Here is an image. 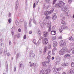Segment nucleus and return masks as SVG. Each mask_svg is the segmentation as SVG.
I'll use <instances>...</instances> for the list:
<instances>
[{"mask_svg": "<svg viewBox=\"0 0 74 74\" xmlns=\"http://www.w3.org/2000/svg\"><path fill=\"white\" fill-rule=\"evenodd\" d=\"M65 52L66 53H69L70 52V51L68 50L67 48H65L64 49H61L60 51H59V53H60L61 55H63L64 54Z\"/></svg>", "mask_w": 74, "mask_h": 74, "instance_id": "nucleus-1", "label": "nucleus"}, {"mask_svg": "<svg viewBox=\"0 0 74 74\" xmlns=\"http://www.w3.org/2000/svg\"><path fill=\"white\" fill-rule=\"evenodd\" d=\"M65 4V3L62 1H60L58 3H56V7L59 8H62L64 7V5Z\"/></svg>", "mask_w": 74, "mask_h": 74, "instance_id": "nucleus-2", "label": "nucleus"}, {"mask_svg": "<svg viewBox=\"0 0 74 74\" xmlns=\"http://www.w3.org/2000/svg\"><path fill=\"white\" fill-rule=\"evenodd\" d=\"M53 11V10H51L50 12L47 11L45 12L44 14L45 15H46V18L47 19H49L50 18V17H49V16H48V14H50L51 13H52Z\"/></svg>", "mask_w": 74, "mask_h": 74, "instance_id": "nucleus-3", "label": "nucleus"}, {"mask_svg": "<svg viewBox=\"0 0 74 74\" xmlns=\"http://www.w3.org/2000/svg\"><path fill=\"white\" fill-rule=\"evenodd\" d=\"M62 11H63L66 14H67L69 13V10L66 8H63L61 9Z\"/></svg>", "mask_w": 74, "mask_h": 74, "instance_id": "nucleus-4", "label": "nucleus"}, {"mask_svg": "<svg viewBox=\"0 0 74 74\" xmlns=\"http://www.w3.org/2000/svg\"><path fill=\"white\" fill-rule=\"evenodd\" d=\"M61 29H60L59 30V31L60 32H62L63 31V29H67L68 27H67L65 25H62L61 26Z\"/></svg>", "mask_w": 74, "mask_h": 74, "instance_id": "nucleus-5", "label": "nucleus"}, {"mask_svg": "<svg viewBox=\"0 0 74 74\" xmlns=\"http://www.w3.org/2000/svg\"><path fill=\"white\" fill-rule=\"evenodd\" d=\"M48 42V40L47 38H45L42 40L43 44H47Z\"/></svg>", "mask_w": 74, "mask_h": 74, "instance_id": "nucleus-6", "label": "nucleus"}, {"mask_svg": "<svg viewBox=\"0 0 74 74\" xmlns=\"http://www.w3.org/2000/svg\"><path fill=\"white\" fill-rule=\"evenodd\" d=\"M29 55L30 56H29V59H33V58H34L35 56V54L34 53H30L29 54Z\"/></svg>", "mask_w": 74, "mask_h": 74, "instance_id": "nucleus-7", "label": "nucleus"}, {"mask_svg": "<svg viewBox=\"0 0 74 74\" xmlns=\"http://www.w3.org/2000/svg\"><path fill=\"white\" fill-rule=\"evenodd\" d=\"M60 46H65L66 42L63 40H61L60 42Z\"/></svg>", "mask_w": 74, "mask_h": 74, "instance_id": "nucleus-8", "label": "nucleus"}, {"mask_svg": "<svg viewBox=\"0 0 74 74\" xmlns=\"http://www.w3.org/2000/svg\"><path fill=\"white\" fill-rule=\"evenodd\" d=\"M47 26L49 27V29H48V32H51V24L50 23H47Z\"/></svg>", "mask_w": 74, "mask_h": 74, "instance_id": "nucleus-9", "label": "nucleus"}, {"mask_svg": "<svg viewBox=\"0 0 74 74\" xmlns=\"http://www.w3.org/2000/svg\"><path fill=\"white\" fill-rule=\"evenodd\" d=\"M62 18H63L61 20V23L62 25H66V24H65V22L64 21V20L65 19V17H63Z\"/></svg>", "mask_w": 74, "mask_h": 74, "instance_id": "nucleus-10", "label": "nucleus"}, {"mask_svg": "<svg viewBox=\"0 0 74 74\" xmlns=\"http://www.w3.org/2000/svg\"><path fill=\"white\" fill-rule=\"evenodd\" d=\"M15 30V26H13L12 27L11 29V32L12 36H14V30Z\"/></svg>", "mask_w": 74, "mask_h": 74, "instance_id": "nucleus-11", "label": "nucleus"}, {"mask_svg": "<svg viewBox=\"0 0 74 74\" xmlns=\"http://www.w3.org/2000/svg\"><path fill=\"white\" fill-rule=\"evenodd\" d=\"M40 26H44V25H46V24L47 23V21H45V22H44L43 24L42 23V21H40L39 22Z\"/></svg>", "mask_w": 74, "mask_h": 74, "instance_id": "nucleus-12", "label": "nucleus"}, {"mask_svg": "<svg viewBox=\"0 0 74 74\" xmlns=\"http://www.w3.org/2000/svg\"><path fill=\"white\" fill-rule=\"evenodd\" d=\"M15 4V8L16 10H17V9H18L19 4V3H18V0H17Z\"/></svg>", "mask_w": 74, "mask_h": 74, "instance_id": "nucleus-13", "label": "nucleus"}, {"mask_svg": "<svg viewBox=\"0 0 74 74\" xmlns=\"http://www.w3.org/2000/svg\"><path fill=\"white\" fill-rule=\"evenodd\" d=\"M49 35V33L46 31H44L43 33V35L44 37H47Z\"/></svg>", "mask_w": 74, "mask_h": 74, "instance_id": "nucleus-14", "label": "nucleus"}, {"mask_svg": "<svg viewBox=\"0 0 74 74\" xmlns=\"http://www.w3.org/2000/svg\"><path fill=\"white\" fill-rule=\"evenodd\" d=\"M58 44V43H57V42L56 41H54L53 42V46L54 47H56L57 46V45Z\"/></svg>", "mask_w": 74, "mask_h": 74, "instance_id": "nucleus-15", "label": "nucleus"}, {"mask_svg": "<svg viewBox=\"0 0 74 74\" xmlns=\"http://www.w3.org/2000/svg\"><path fill=\"white\" fill-rule=\"evenodd\" d=\"M69 66V64L67 63H63L62 64V66H63V67H66V66Z\"/></svg>", "mask_w": 74, "mask_h": 74, "instance_id": "nucleus-16", "label": "nucleus"}, {"mask_svg": "<svg viewBox=\"0 0 74 74\" xmlns=\"http://www.w3.org/2000/svg\"><path fill=\"white\" fill-rule=\"evenodd\" d=\"M56 34V31H52L51 32V34L52 36L55 35Z\"/></svg>", "mask_w": 74, "mask_h": 74, "instance_id": "nucleus-17", "label": "nucleus"}, {"mask_svg": "<svg viewBox=\"0 0 74 74\" xmlns=\"http://www.w3.org/2000/svg\"><path fill=\"white\" fill-rule=\"evenodd\" d=\"M52 18L53 21H55V20H56V18H57V16H56V14L54 15Z\"/></svg>", "mask_w": 74, "mask_h": 74, "instance_id": "nucleus-18", "label": "nucleus"}, {"mask_svg": "<svg viewBox=\"0 0 74 74\" xmlns=\"http://www.w3.org/2000/svg\"><path fill=\"white\" fill-rule=\"evenodd\" d=\"M70 56V54H67L65 55L64 56V58H69V57Z\"/></svg>", "mask_w": 74, "mask_h": 74, "instance_id": "nucleus-19", "label": "nucleus"}, {"mask_svg": "<svg viewBox=\"0 0 74 74\" xmlns=\"http://www.w3.org/2000/svg\"><path fill=\"white\" fill-rule=\"evenodd\" d=\"M4 56H6V55H7V49H5L4 52Z\"/></svg>", "mask_w": 74, "mask_h": 74, "instance_id": "nucleus-20", "label": "nucleus"}, {"mask_svg": "<svg viewBox=\"0 0 74 74\" xmlns=\"http://www.w3.org/2000/svg\"><path fill=\"white\" fill-rule=\"evenodd\" d=\"M60 60H61L60 59H58L55 62V64H58V63H59V62H60Z\"/></svg>", "mask_w": 74, "mask_h": 74, "instance_id": "nucleus-21", "label": "nucleus"}, {"mask_svg": "<svg viewBox=\"0 0 74 74\" xmlns=\"http://www.w3.org/2000/svg\"><path fill=\"white\" fill-rule=\"evenodd\" d=\"M32 20L31 19H30L29 20V27H32V24L31 23V22H32Z\"/></svg>", "mask_w": 74, "mask_h": 74, "instance_id": "nucleus-22", "label": "nucleus"}, {"mask_svg": "<svg viewBox=\"0 0 74 74\" xmlns=\"http://www.w3.org/2000/svg\"><path fill=\"white\" fill-rule=\"evenodd\" d=\"M73 71V70L72 69H71L70 70L68 71V74H71V72Z\"/></svg>", "mask_w": 74, "mask_h": 74, "instance_id": "nucleus-23", "label": "nucleus"}, {"mask_svg": "<svg viewBox=\"0 0 74 74\" xmlns=\"http://www.w3.org/2000/svg\"><path fill=\"white\" fill-rule=\"evenodd\" d=\"M19 67L20 68H22V67H24V66L22 64H21V63H20L19 64Z\"/></svg>", "mask_w": 74, "mask_h": 74, "instance_id": "nucleus-24", "label": "nucleus"}, {"mask_svg": "<svg viewBox=\"0 0 74 74\" xmlns=\"http://www.w3.org/2000/svg\"><path fill=\"white\" fill-rule=\"evenodd\" d=\"M29 63L30 64H29V66L30 67H32V66H34V65H35V64H34V63H33L32 64V62H29Z\"/></svg>", "mask_w": 74, "mask_h": 74, "instance_id": "nucleus-25", "label": "nucleus"}, {"mask_svg": "<svg viewBox=\"0 0 74 74\" xmlns=\"http://www.w3.org/2000/svg\"><path fill=\"white\" fill-rule=\"evenodd\" d=\"M5 67L6 69V71H8V64L7 63V62H6L5 64Z\"/></svg>", "mask_w": 74, "mask_h": 74, "instance_id": "nucleus-26", "label": "nucleus"}, {"mask_svg": "<svg viewBox=\"0 0 74 74\" xmlns=\"http://www.w3.org/2000/svg\"><path fill=\"white\" fill-rule=\"evenodd\" d=\"M24 27L25 29H27V23L25 22H24Z\"/></svg>", "mask_w": 74, "mask_h": 74, "instance_id": "nucleus-27", "label": "nucleus"}, {"mask_svg": "<svg viewBox=\"0 0 74 74\" xmlns=\"http://www.w3.org/2000/svg\"><path fill=\"white\" fill-rule=\"evenodd\" d=\"M47 47H45L44 51H43L44 54L45 53V52H47Z\"/></svg>", "mask_w": 74, "mask_h": 74, "instance_id": "nucleus-28", "label": "nucleus"}, {"mask_svg": "<svg viewBox=\"0 0 74 74\" xmlns=\"http://www.w3.org/2000/svg\"><path fill=\"white\" fill-rule=\"evenodd\" d=\"M42 64L43 66H45L47 64V62H43L42 63Z\"/></svg>", "mask_w": 74, "mask_h": 74, "instance_id": "nucleus-29", "label": "nucleus"}, {"mask_svg": "<svg viewBox=\"0 0 74 74\" xmlns=\"http://www.w3.org/2000/svg\"><path fill=\"white\" fill-rule=\"evenodd\" d=\"M44 73L45 72L44 71V70H42L40 71V74H44Z\"/></svg>", "mask_w": 74, "mask_h": 74, "instance_id": "nucleus-30", "label": "nucleus"}, {"mask_svg": "<svg viewBox=\"0 0 74 74\" xmlns=\"http://www.w3.org/2000/svg\"><path fill=\"white\" fill-rule=\"evenodd\" d=\"M47 73L48 74H49V73H50V72H51V69H47Z\"/></svg>", "mask_w": 74, "mask_h": 74, "instance_id": "nucleus-31", "label": "nucleus"}, {"mask_svg": "<svg viewBox=\"0 0 74 74\" xmlns=\"http://www.w3.org/2000/svg\"><path fill=\"white\" fill-rule=\"evenodd\" d=\"M16 56H17V58H18V57H19V56H21V53H18L17 54Z\"/></svg>", "mask_w": 74, "mask_h": 74, "instance_id": "nucleus-32", "label": "nucleus"}, {"mask_svg": "<svg viewBox=\"0 0 74 74\" xmlns=\"http://www.w3.org/2000/svg\"><path fill=\"white\" fill-rule=\"evenodd\" d=\"M33 43L34 44H36L37 43H36V40L35 39H33Z\"/></svg>", "mask_w": 74, "mask_h": 74, "instance_id": "nucleus-33", "label": "nucleus"}, {"mask_svg": "<svg viewBox=\"0 0 74 74\" xmlns=\"http://www.w3.org/2000/svg\"><path fill=\"white\" fill-rule=\"evenodd\" d=\"M41 38H40L38 42V44H40V43H41Z\"/></svg>", "mask_w": 74, "mask_h": 74, "instance_id": "nucleus-34", "label": "nucleus"}, {"mask_svg": "<svg viewBox=\"0 0 74 74\" xmlns=\"http://www.w3.org/2000/svg\"><path fill=\"white\" fill-rule=\"evenodd\" d=\"M16 23L17 26H18V25H19V22H18L17 21H16Z\"/></svg>", "mask_w": 74, "mask_h": 74, "instance_id": "nucleus-35", "label": "nucleus"}, {"mask_svg": "<svg viewBox=\"0 0 74 74\" xmlns=\"http://www.w3.org/2000/svg\"><path fill=\"white\" fill-rule=\"evenodd\" d=\"M33 23L35 24V25H36V21H35V20L34 19V18L33 19Z\"/></svg>", "mask_w": 74, "mask_h": 74, "instance_id": "nucleus-36", "label": "nucleus"}, {"mask_svg": "<svg viewBox=\"0 0 74 74\" xmlns=\"http://www.w3.org/2000/svg\"><path fill=\"white\" fill-rule=\"evenodd\" d=\"M3 52V49L2 48L1 49H0V53H2Z\"/></svg>", "mask_w": 74, "mask_h": 74, "instance_id": "nucleus-37", "label": "nucleus"}, {"mask_svg": "<svg viewBox=\"0 0 74 74\" xmlns=\"http://www.w3.org/2000/svg\"><path fill=\"white\" fill-rule=\"evenodd\" d=\"M51 56L49 55V56L47 57V59H51Z\"/></svg>", "mask_w": 74, "mask_h": 74, "instance_id": "nucleus-38", "label": "nucleus"}, {"mask_svg": "<svg viewBox=\"0 0 74 74\" xmlns=\"http://www.w3.org/2000/svg\"><path fill=\"white\" fill-rule=\"evenodd\" d=\"M24 20H23V19H20L19 21L20 22H23Z\"/></svg>", "mask_w": 74, "mask_h": 74, "instance_id": "nucleus-39", "label": "nucleus"}, {"mask_svg": "<svg viewBox=\"0 0 74 74\" xmlns=\"http://www.w3.org/2000/svg\"><path fill=\"white\" fill-rule=\"evenodd\" d=\"M56 71H58V69L57 68H56L54 69L53 71L54 72H56Z\"/></svg>", "mask_w": 74, "mask_h": 74, "instance_id": "nucleus-40", "label": "nucleus"}, {"mask_svg": "<svg viewBox=\"0 0 74 74\" xmlns=\"http://www.w3.org/2000/svg\"><path fill=\"white\" fill-rule=\"evenodd\" d=\"M36 5H38V1H39V0H36Z\"/></svg>", "mask_w": 74, "mask_h": 74, "instance_id": "nucleus-41", "label": "nucleus"}, {"mask_svg": "<svg viewBox=\"0 0 74 74\" xmlns=\"http://www.w3.org/2000/svg\"><path fill=\"white\" fill-rule=\"evenodd\" d=\"M57 0H53V4H55V3H56V1Z\"/></svg>", "mask_w": 74, "mask_h": 74, "instance_id": "nucleus-42", "label": "nucleus"}, {"mask_svg": "<svg viewBox=\"0 0 74 74\" xmlns=\"http://www.w3.org/2000/svg\"><path fill=\"white\" fill-rule=\"evenodd\" d=\"M8 22L9 23H11V18H9L8 20Z\"/></svg>", "mask_w": 74, "mask_h": 74, "instance_id": "nucleus-43", "label": "nucleus"}, {"mask_svg": "<svg viewBox=\"0 0 74 74\" xmlns=\"http://www.w3.org/2000/svg\"><path fill=\"white\" fill-rule=\"evenodd\" d=\"M56 48L54 47L52 51H56Z\"/></svg>", "mask_w": 74, "mask_h": 74, "instance_id": "nucleus-44", "label": "nucleus"}, {"mask_svg": "<svg viewBox=\"0 0 74 74\" xmlns=\"http://www.w3.org/2000/svg\"><path fill=\"white\" fill-rule=\"evenodd\" d=\"M71 2H72V0H69L68 1V3L69 4H70V3H71Z\"/></svg>", "mask_w": 74, "mask_h": 74, "instance_id": "nucleus-45", "label": "nucleus"}, {"mask_svg": "<svg viewBox=\"0 0 74 74\" xmlns=\"http://www.w3.org/2000/svg\"><path fill=\"white\" fill-rule=\"evenodd\" d=\"M11 13H9V18H10V17H11Z\"/></svg>", "mask_w": 74, "mask_h": 74, "instance_id": "nucleus-46", "label": "nucleus"}, {"mask_svg": "<svg viewBox=\"0 0 74 74\" xmlns=\"http://www.w3.org/2000/svg\"><path fill=\"white\" fill-rule=\"evenodd\" d=\"M24 39H25L26 38V35H25L23 37Z\"/></svg>", "mask_w": 74, "mask_h": 74, "instance_id": "nucleus-47", "label": "nucleus"}, {"mask_svg": "<svg viewBox=\"0 0 74 74\" xmlns=\"http://www.w3.org/2000/svg\"><path fill=\"white\" fill-rule=\"evenodd\" d=\"M56 36L53 37H52V38L53 39V40H55V39H56Z\"/></svg>", "mask_w": 74, "mask_h": 74, "instance_id": "nucleus-48", "label": "nucleus"}, {"mask_svg": "<svg viewBox=\"0 0 74 74\" xmlns=\"http://www.w3.org/2000/svg\"><path fill=\"white\" fill-rule=\"evenodd\" d=\"M32 31H30L29 32V34H32Z\"/></svg>", "mask_w": 74, "mask_h": 74, "instance_id": "nucleus-49", "label": "nucleus"}, {"mask_svg": "<svg viewBox=\"0 0 74 74\" xmlns=\"http://www.w3.org/2000/svg\"><path fill=\"white\" fill-rule=\"evenodd\" d=\"M9 45H11V40L9 41Z\"/></svg>", "mask_w": 74, "mask_h": 74, "instance_id": "nucleus-50", "label": "nucleus"}, {"mask_svg": "<svg viewBox=\"0 0 74 74\" xmlns=\"http://www.w3.org/2000/svg\"><path fill=\"white\" fill-rule=\"evenodd\" d=\"M35 3H34V5H33V8H35Z\"/></svg>", "mask_w": 74, "mask_h": 74, "instance_id": "nucleus-51", "label": "nucleus"}, {"mask_svg": "<svg viewBox=\"0 0 74 74\" xmlns=\"http://www.w3.org/2000/svg\"><path fill=\"white\" fill-rule=\"evenodd\" d=\"M17 35V37H18V38H19L20 36V34H18Z\"/></svg>", "mask_w": 74, "mask_h": 74, "instance_id": "nucleus-52", "label": "nucleus"}, {"mask_svg": "<svg viewBox=\"0 0 74 74\" xmlns=\"http://www.w3.org/2000/svg\"><path fill=\"white\" fill-rule=\"evenodd\" d=\"M18 32H21V29L20 28L18 29Z\"/></svg>", "mask_w": 74, "mask_h": 74, "instance_id": "nucleus-53", "label": "nucleus"}, {"mask_svg": "<svg viewBox=\"0 0 74 74\" xmlns=\"http://www.w3.org/2000/svg\"><path fill=\"white\" fill-rule=\"evenodd\" d=\"M14 71H15V72L16 71V67H15V66L14 67Z\"/></svg>", "mask_w": 74, "mask_h": 74, "instance_id": "nucleus-54", "label": "nucleus"}, {"mask_svg": "<svg viewBox=\"0 0 74 74\" xmlns=\"http://www.w3.org/2000/svg\"><path fill=\"white\" fill-rule=\"evenodd\" d=\"M60 68H57V71H60Z\"/></svg>", "mask_w": 74, "mask_h": 74, "instance_id": "nucleus-55", "label": "nucleus"}, {"mask_svg": "<svg viewBox=\"0 0 74 74\" xmlns=\"http://www.w3.org/2000/svg\"><path fill=\"white\" fill-rule=\"evenodd\" d=\"M62 36H60L59 37H58L59 39H62Z\"/></svg>", "mask_w": 74, "mask_h": 74, "instance_id": "nucleus-56", "label": "nucleus"}, {"mask_svg": "<svg viewBox=\"0 0 74 74\" xmlns=\"http://www.w3.org/2000/svg\"><path fill=\"white\" fill-rule=\"evenodd\" d=\"M10 55V53L8 52L7 53V56H9Z\"/></svg>", "mask_w": 74, "mask_h": 74, "instance_id": "nucleus-57", "label": "nucleus"}, {"mask_svg": "<svg viewBox=\"0 0 74 74\" xmlns=\"http://www.w3.org/2000/svg\"><path fill=\"white\" fill-rule=\"evenodd\" d=\"M55 74H60V73L58 72H57L55 73Z\"/></svg>", "mask_w": 74, "mask_h": 74, "instance_id": "nucleus-58", "label": "nucleus"}, {"mask_svg": "<svg viewBox=\"0 0 74 74\" xmlns=\"http://www.w3.org/2000/svg\"><path fill=\"white\" fill-rule=\"evenodd\" d=\"M50 61H51V60H50V59H48L47 62V63H49V62H50Z\"/></svg>", "mask_w": 74, "mask_h": 74, "instance_id": "nucleus-59", "label": "nucleus"}, {"mask_svg": "<svg viewBox=\"0 0 74 74\" xmlns=\"http://www.w3.org/2000/svg\"><path fill=\"white\" fill-rule=\"evenodd\" d=\"M51 51H48L49 55V54H51Z\"/></svg>", "mask_w": 74, "mask_h": 74, "instance_id": "nucleus-60", "label": "nucleus"}, {"mask_svg": "<svg viewBox=\"0 0 74 74\" xmlns=\"http://www.w3.org/2000/svg\"><path fill=\"white\" fill-rule=\"evenodd\" d=\"M50 0H46V1L47 3H48Z\"/></svg>", "mask_w": 74, "mask_h": 74, "instance_id": "nucleus-61", "label": "nucleus"}, {"mask_svg": "<svg viewBox=\"0 0 74 74\" xmlns=\"http://www.w3.org/2000/svg\"><path fill=\"white\" fill-rule=\"evenodd\" d=\"M71 74H74V71H73H73H72L71 72Z\"/></svg>", "mask_w": 74, "mask_h": 74, "instance_id": "nucleus-62", "label": "nucleus"}, {"mask_svg": "<svg viewBox=\"0 0 74 74\" xmlns=\"http://www.w3.org/2000/svg\"><path fill=\"white\" fill-rule=\"evenodd\" d=\"M16 38V35H15L14 36V39H15Z\"/></svg>", "mask_w": 74, "mask_h": 74, "instance_id": "nucleus-63", "label": "nucleus"}, {"mask_svg": "<svg viewBox=\"0 0 74 74\" xmlns=\"http://www.w3.org/2000/svg\"><path fill=\"white\" fill-rule=\"evenodd\" d=\"M72 53L74 55V50L72 51Z\"/></svg>", "mask_w": 74, "mask_h": 74, "instance_id": "nucleus-64", "label": "nucleus"}]
</instances>
